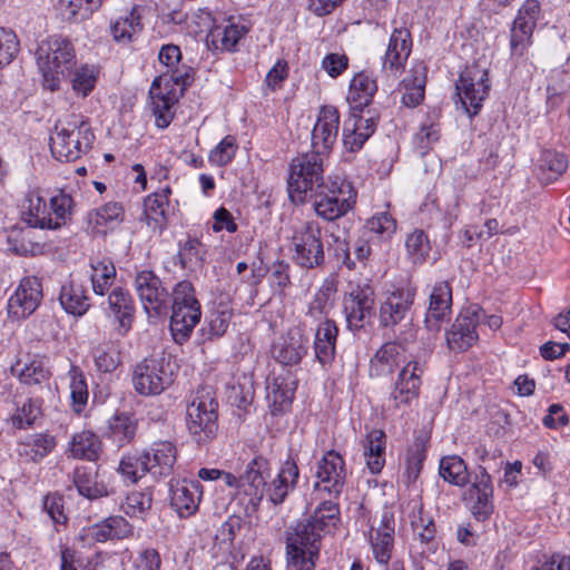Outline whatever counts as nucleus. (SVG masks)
Instances as JSON below:
<instances>
[{"label":"nucleus","instance_id":"1","mask_svg":"<svg viewBox=\"0 0 570 570\" xmlns=\"http://www.w3.org/2000/svg\"><path fill=\"white\" fill-rule=\"evenodd\" d=\"M340 520V509L332 500H324L313 514L298 522L286 535L288 570H315L321 541Z\"/></svg>","mask_w":570,"mask_h":570},{"label":"nucleus","instance_id":"2","mask_svg":"<svg viewBox=\"0 0 570 570\" xmlns=\"http://www.w3.org/2000/svg\"><path fill=\"white\" fill-rule=\"evenodd\" d=\"M401 335L397 341L383 344L370 361L371 377H389L399 370L391 397L396 406L407 405L417 399L424 372L419 361L407 358Z\"/></svg>","mask_w":570,"mask_h":570},{"label":"nucleus","instance_id":"3","mask_svg":"<svg viewBox=\"0 0 570 570\" xmlns=\"http://www.w3.org/2000/svg\"><path fill=\"white\" fill-rule=\"evenodd\" d=\"M158 59L168 70L155 78L149 89L153 114L156 117V125L159 128H166L171 121L169 112L170 107L177 100L173 85L180 86L184 89L190 79L189 71H180L177 66L181 59V52L178 46L165 45L161 47Z\"/></svg>","mask_w":570,"mask_h":570},{"label":"nucleus","instance_id":"4","mask_svg":"<svg viewBox=\"0 0 570 570\" xmlns=\"http://www.w3.org/2000/svg\"><path fill=\"white\" fill-rule=\"evenodd\" d=\"M36 61L42 76L43 88L56 91L60 82L71 76L77 66L76 50L68 38L51 36L38 45Z\"/></svg>","mask_w":570,"mask_h":570},{"label":"nucleus","instance_id":"5","mask_svg":"<svg viewBox=\"0 0 570 570\" xmlns=\"http://www.w3.org/2000/svg\"><path fill=\"white\" fill-rule=\"evenodd\" d=\"M95 135L87 120L72 116L68 121H58L50 136V150L58 160L73 161L87 154Z\"/></svg>","mask_w":570,"mask_h":570},{"label":"nucleus","instance_id":"6","mask_svg":"<svg viewBox=\"0 0 570 570\" xmlns=\"http://www.w3.org/2000/svg\"><path fill=\"white\" fill-rule=\"evenodd\" d=\"M217 407L218 403L212 386H202L191 395L186 407V424L197 444H206L216 436Z\"/></svg>","mask_w":570,"mask_h":570},{"label":"nucleus","instance_id":"7","mask_svg":"<svg viewBox=\"0 0 570 570\" xmlns=\"http://www.w3.org/2000/svg\"><path fill=\"white\" fill-rule=\"evenodd\" d=\"M26 203L22 218L30 227L58 229L71 218L73 200L62 190L50 197V209L53 217L51 212H47V200L37 191L29 193Z\"/></svg>","mask_w":570,"mask_h":570},{"label":"nucleus","instance_id":"8","mask_svg":"<svg viewBox=\"0 0 570 570\" xmlns=\"http://www.w3.org/2000/svg\"><path fill=\"white\" fill-rule=\"evenodd\" d=\"M323 158L317 153L295 157L289 165L287 190L291 200L304 204L315 190L323 187Z\"/></svg>","mask_w":570,"mask_h":570},{"label":"nucleus","instance_id":"9","mask_svg":"<svg viewBox=\"0 0 570 570\" xmlns=\"http://www.w3.org/2000/svg\"><path fill=\"white\" fill-rule=\"evenodd\" d=\"M175 365L166 357H149L132 372L135 391L144 396L159 395L174 383Z\"/></svg>","mask_w":570,"mask_h":570},{"label":"nucleus","instance_id":"10","mask_svg":"<svg viewBox=\"0 0 570 570\" xmlns=\"http://www.w3.org/2000/svg\"><path fill=\"white\" fill-rule=\"evenodd\" d=\"M293 259L304 268H315L324 263L321 228L313 220L302 222L293 229Z\"/></svg>","mask_w":570,"mask_h":570},{"label":"nucleus","instance_id":"11","mask_svg":"<svg viewBox=\"0 0 570 570\" xmlns=\"http://www.w3.org/2000/svg\"><path fill=\"white\" fill-rule=\"evenodd\" d=\"M355 196L351 185L342 184L340 187H335L333 184L328 187L324 184L322 188L313 193L311 198H313L316 215L324 220L334 222L353 209Z\"/></svg>","mask_w":570,"mask_h":570},{"label":"nucleus","instance_id":"12","mask_svg":"<svg viewBox=\"0 0 570 570\" xmlns=\"http://www.w3.org/2000/svg\"><path fill=\"white\" fill-rule=\"evenodd\" d=\"M458 96L470 117L479 114L489 95L488 71L479 66L465 68L455 83Z\"/></svg>","mask_w":570,"mask_h":570},{"label":"nucleus","instance_id":"13","mask_svg":"<svg viewBox=\"0 0 570 570\" xmlns=\"http://www.w3.org/2000/svg\"><path fill=\"white\" fill-rule=\"evenodd\" d=\"M268 476L269 463L263 456H255L239 475L238 498L246 500L245 510L248 514L258 510Z\"/></svg>","mask_w":570,"mask_h":570},{"label":"nucleus","instance_id":"14","mask_svg":"<svg viewBox=\"0 0 570 570\" xmlns=\"http://www.w3.org/2000/svg\"><path fill=\"white\" fill-rule=\"evenodd\" d=\"M415 293L412 289H397L390 293L380 307V324L383 327L394 328L395 326L409 327L403 341L414 337V331L411 327L412 317L411 307L414 303Z\"/></svg>","mask_w":570,"mask_h":570},{"label":"nucleus","instance_id":"15","mask_svg":"<svg viewBox=\"0 0 570 570\" xmlns=\"http://www.w3.org/2000/svg\"><path fill=\"white\" fill-rule=\"evenodd\" d=\"M135 289L148 315L167 314L170 306V294L154 271L142 269L135 277Z\"/></svg>","mask_w":570,"mask_h":570},{"label":"nucleus","instance_id":"16","mask_svg":"<svg viewBox=\"0 0 570 570\" xmlns=\"http://www.w3.org/2000/svg\"><path fill=\"white\" fill-rule=\"evenodd\" d=\"M482 317H484V312L479 305L474 304L463 308L445 333L448 347L460 353L473 346L479 340L476 327Z\"/></svg>","mask_w":570,"mask_h":570},{"label":"nucleus","instance_id":"17","mask_svg":"<svg viewBox=\"0 0 570 570\" xmlns=\"http://www.w3.org/2000/svg\"><path fill=\"white\" fill-rule=\"evenodd\" d=\"M541 12L538 0H525L518 11L510 29V50L512 56L521 57L532 43V35Z\"/></svg>","mask_w":570,"mask_h":570},{"label":"nucleus","instance_id":"18","mask_svg":"<svg viewBox=\"0 0 570 570\" xmlns=\"http://www.w3.org/2000/svg\"><path fill=\"white\" fill-rule=\"evenodd\" d=\"M42 296L40 279L36 276L23 277L8 301L9 316L14 320L30 316L39 306Z\"/></svg>","mask_w":570,"mask_h":570},{"label":"nucleus","instance_id":"19","mask_svg":"<svg viewBox=\"0 0 570 570\" xmlns=\"http://www.w3.org/2000/svg\"><path fill=\"white\" fill-rule=\"evenodd\" d=\"M374 304V291L371 286H356L344 298V313L347 326L360 330L370 321Z\"/></svg>","mask_w":570,"mask_h":570},{"label":"nucleus","instance_id":"20","mask_svg":"<svg viewBox=\"0 0 570 570\" xmlns=\"http://www.w3.org/2000/svg\"><path fill=\"white\" fill-rule=\"evenodd\" d=\"M345 468L343 458L335 451H328L318 462L315 489L328 492L330 495L337 497L345 483Z\"/></svg>","mask_w":570,"mask_h":570},{"label":"nucleus","instance_id":"21","mask_svg":"<svg viewBox=\"0 0 570 570\" xmlns=\"http://www.w3.org/2000/svg\"><path fill=\"white\" fill-rule=\"evenodd\" d=\"M340 127V114L334 106H323L320 109L317 121L312 130V153L321 157L328 153L336 141Z\"/></svg>","mask_w":570,"mask_h":570},{"label":"nucleus","instance_id":"22","mask_svg":"<svg viewBox=\"0 0 570 570\" xmlns=\"http://www.w3.org/2000/svg\"><path fill=\"white\" fill-rule=\"evenodd\" d=\"M452 313V287L449 282L436 283L430 294L429 307L424 324L429 332L439 333L443 322L450 320Z\"/></svg>","mask_w":570,"mask_h":570},{"label":"nucleus","instance_id":"23","mask_svg":"<svg viewBox=\"0 0 570 570\" xmlns=\"http://www.w3.org/2000/svg\"><path fill=\"white\" fill-rule=\"evenodd\" d=\"M170 507L180 518L194 514L202 498V485L198 481L171 480L169 483Z\"/></svg>","mask_w":570,"mask_h":570},{"label":"nucleus","instance_id":"24","mask_svg":"<svg viewBox=\"0 0 570 570\" xmlns=\"http://www.w3.org/2000/svg\"><path fill=\"white\" fill-rule=\"evenodd\" d=\"M11 372L22 384L33 387V394L38 392L40 396L51 395L50 372L42 361L31 360L26 363L18 361L11 366Z\"/></svg>","mask_w":570,"mask_h":570},{"label":"nucleus","instance_id":"25","mask_svg":"<svg viewBox=\"0 0 570 570\" xmlns=\"http://www.w3.org/2000/svg\"><path fill=\"white\" fill-rule=\"evenodd\" d=\"M395 520L393 513L384 511L380 524L371 529L370 542L375 560L386 564L392 556L394 547Z\"/></svg>","mask_w":570,"mask_h":570},{"label":"nucleus","instance_id":"26","mask_svg":"<svg viewBox=\"0 0 570 570\" xmlns=\"http://www.w3.org/2000/svg\"><path fill=\"white\" fill-rule=\"evenodd\" d=\"M480 472L475 475L470 497L473 499L471 511L478 520H487L493 512V485L491 475L487 469L479 466Z\"/></svg>","mask_w":570,"mask_h":570},{"label":"nucleus","instance_id":"27","mask_svg":"<svg viewBox=\"0 0 570 570\" xmlns=\"http://www.w3.org/2000/svg\"><path fill=\"white\" fill-rule=\"evenodd\" d=\"M307 341L298 331H289L274 342L272 354L276 362L285 366L298 364L307 352Z\"/></svg>","mask_w":570,"mask_h":570},{"label":"nucleus","instance_id":"28","mask_svg":"<svg viewBox=\"0 0 570 570\" xmlns=\"http://www.w3.org/2000/svg\"><path fill=\"white\" fill-rule=\"evenodd\" d=\"M412 50L411 33L406 28H395L390 37L383 59V69L393 73L401 71Z\"/></svg>","mask_w":570,"mask_h":570},{"label":"nucleus","instance_id":"29","mask_svg":"<svg viewBox=\"0 0 570 570\" xmlns=\"http://www.w3.org/2000/svg\"><path fill=\"white\" fill-rule=\"evenodd\" d=\"M142 455L145 461H147L148 473L159 479L171 474L177 459V451L171 442L160 441L154 443L150 451Z\"/></svg>","mask_w":570,"mask_h":570},{"label":"nucleus","instance_id":"30","mask_svg":"<svg viewBox=\"0 0 570 570\" xmlns=\"http://www.w3.org/2000/svg\"><path fill=\"white\" fill-rule=\"evenodd\" d=\"M108 308L110 316L119 324L118 334L125 336L135 318V304L129 292L121 287L114 288L108 296Z\"/></svg>","mask_w":570,"mask_h":570},{"label":"nucleus","instance_id":"31","mask_svg":"<svg viewBox=\"0 0 570 570\" xmlns=\"http://www.w3.org/2000/svg\"><path fill=\"white\" fill-rule=\"evenodd\" d=\"M200 316L202 312L199 303L173 307L170 331L175 342L179 344L186 342L189 338L193 328L199 323Z\"/></svg>","mask_w":570,"mask_h":570},{"label":"nucleus","instance_id":"32","mask_svg":"<svg viewBox=\"0 0 570 570\" xmlns=\"http://www.w3.org/2000/svg\"><path fill=\"white\" fill-rule=\"evenodd\" d=\"M298 476L296 462L292 459L286 460L267 489L268 500L275 505L283 503L289 491L295 488Z\"/></svg>","mask_w":570,"mask_h":570},{"label":"nucleus","instance_id":"33","mask_svg":"<svg viewBox=\"0 0 570 570\" xmlns=\"http://www.w3.org/2000/svg\"><path fill=\"white\" fill-rule=\"evenodd\" d=\"M337 334L338 328L332 320H324L316 328L314 352L316 360L323 366L331 364L334 360Z\"/></svg>","mask_w":570,"mask_h":570},{"label":"nucleus","instance_id":"34","mask_svg":"<svg viewBox=\"0 0 570 570\" xmlns=\"http://www.w3.org/2000/svg\"><path fill=\"white\" fill-rule=\"evenodd\" d=\"M426 68L423 63L415 65L401 82L402 104L409 108L419 106L425 94Z\"/></svg>","mask_w":570,"mask_h":570},{"label":"nucleus","instance_id":"35","mask_svg":"<svg viewBox=\"0 0 570 570\" xmlns=\"http://www.w3.org/2000/svg\"><path fill=\"white\" fill-rule=\"evenodd\" d=\"M377 90L376 81L365 72L356 73L350 83L347 101L351 109L362 111L373 99Z\"/></svg>","mask_w":570,"mask_h":570},{"label":"nucleus","instance_id":"36","mask_svg":"<svg viewBox=\"0 0 570 570\" xmlns=\"http://www.w3.org/2000/svg\"><path fill=\"white\" fill-rule=\"evenodd\" d=\"M59 301L63 309L72 315H82L89 307V298L86 288L77 279H70L61 287Z\"/></svg>","mask_w":570,"mask_h":570},{"label":"nucleus","instance_id":"37","mask_svg":"<svg viewBox=\"0 0 570 570\" xmlns=\"http://www.w3.org/2000/svg\"><path fill=\"white\" fill-rule=\"evenodd\" d=\"M56 438L48 433H36L28 435L19 444V455L30 461L39 462L56 448Z\"/></svg>","mask_w":570,"mask_h":570},{"label":"nucleus","instance_id":"38","mask_svg":"<svg viewBox=\"0 0 570 570\" xmlns=\"http://www.w3.org/2000/svg\"><path fill=\"white\" fill-rule=\"evenodd\" d=\"M111 35L117 42L128 43L135 36L141 32V13L138 7H134L129 12L119 17L110 26Z\"/></svg>","mask_w":570,"mask_h":570},{"label":"nucleus","instance_id":"39","mask_svg":"<svg viewBox=\"0 0 570 570\" xmlns=\"http://www.w3.org/2000/svg\"><path fill=\"white\" fill-rule=\"evenodd\" d=\"M98 474L92 469L77 468L73 472V483L80 495L94 500L108 495L107 487L99 482Z\"/></svg>","mask_w":570,"mask_h":570},{"label":"nucleus","instance_id":"40","mask_svg":"<svg viewBox=\"0 0 570 570\" xmlns=\"http://www.w3.org/2000/svg\"><path fill=\"white\" fill-rule=\"evenodd\" d=\"M364 455L371 473H380L385 463V434L382 430H373L367 434Z\"/></svg>","mask_w":570,"mask_h":570},{"label":"nucleus","instance_id":"41","mask_svg":"<svg viewBox=\"0 0 570 570\" xmlns=\"http://www.w3.org/2000/svg\"><path fill=\"white\" fill-rule=\"evenodd\" d=\"M90 267L92 271L90 275L92 291L102 296L109 291L116 278L114 262L108 257L92 259Z\"/></svg>","mask_w":570,"mask_h":570},{"label":"nucleus","instance_id":"42","mask_svg":"<svg viewBox=\"0 0 570 570\" xmlns=\"http://www.w3.org/2000/svg\"><path fill=\"white\" fill-rule=\"evenodd\" d=\"M568 168V161L562 154L546 150L541 154L538 165V178L543 184L557 180Z\"/></svg>","mask_w":570,"mask_h":570},{"label":"nucleus","instance_id":"43","mask_svg":"<svg viewBox=\"0 0 570 570\" xmlns=\"http://www.w3.org/2000/svg\"><path fill=\"white\" fill-rule=\"evenodd\" d=\"M102 0H60L59 10L69 22L87 20L100 8Z\"/></svg>","mask_w":570,"mask_h":570},{"label":"nucleus","instance_id":"44","mask_svg":"<svg viewBox=\"0 0 570 570\" xmlns=\"http://www.w3.org/2000/svg\"><path fill=\"white\" fill-rule=\"evenodd\" d=\"M69 451L76 459L95 461L100 452L99 438L89 431L77 433L70 442Z\"/></svg>","mask_w":570,"mask_h":570},{"label":"nucleus","instance_id":"45","mask_svg":"<svg viewBox=\"0 0 570 570\" xmlns=\"http://www.w3.org/2000/svg\"><path fill=\"white\" fill-rule=\"evenodd\" d=\"M248 32L244 24L230 23L225 27H216L209 35L215 49L234 51L238 41Z\"/></svg>","mask_w":570,"mask_h":570},{"label":"nucleus","instance_id":"46","mask_svg":"<svg viewBox=\"0 0 570 570\" xmlns=\"http://www.w3.org/2000/svg\"><path fill=\"white\" fill-rule=\"evenodd\" d=\"M108 426L112 439L119 445H124L135 438L137 422L128 413H117L108 421Z\"/></svg>","mask_w":570,"mask_h":570},{"label":"nucleus","instance_id":"47","mask_svg":"<svg viewBox=\"0 0 570 570\" xmlns=\"http://www.w3.org/2000/svg\"><path fill=\"white\" fill-rule=\"evenodd\" d=\"M440 475L444 481L458 487H464L469 482L468 468L458 455L445 456L441 460Z\"/></svg>","mask_w":570,"mask_h":570},{"label":"nucleus","instance_id":"48","mask_svg":"<svg viewBox=\"0 0 570 570\" xmlns=\"http://www.w3.org/2000/svg\"><path fill=\"white\" fill-rule=\"evenodd\" d=\"M68 375L72 409L80 414L87 405L89 395L86 377L82 371L75 365L70 367Z\"/></svg>","mask_w":570,"mask_h":570},{"label":"nucleus","instance_id":"49","mask_svg":"<svg viewBox=\"0 0 570 570\" xmlns=\"http://www.w3.org/2000/svg\"><path fill=\"white\" fill-rule=\"evenodd\" d=\"M145 218L153 229L163 228L166 224V210L168 205L165 203V194H151L145 199Z\"/></svg>","mask_w":570,"mask_h":570},{"label":"nucleus","instance_id":"50","mask_svg":"<svg viewBox=\"0 0 570 570\" xmlns=\"http://www.w3.org/2000/svg\"><path fill=\"white\" fill-rule=\"evenodd\" d=\"M405 247L409 258L413 264L425 262L431 245L428 235L422 229H414L405 239Z\"/></svg>","mask_w":570,"mask_h":570},{"label":"nucleus","instance_id":"51","mask_svg":"<svg viewBox=\"0 0 570 570\" xmlns=\"http://www.w3.org/2000/svg\"><path fill=\"white\" fill-rule=\"evenodd\" d=\"M153 504V492L149 489L132 491L126 497L122 509L129 517H142Z\"/></svg>","mask_w":570,"mask_h":570},{"label":"nucleus","instance_id":"52","mask_svg":"<svg viewBox=\"0 0 570 570\" xmlns=\"http://www.w3.org/2000/svg\"><path fill=\"white\" fill-rule=\"evenodd\" d=\"M45 396L39 394L29 399L21 407H18L12 416V424L17 429H24L33 424L37 417L41 414V400Z\"/></svg>","mask_w":570,"mask_h":570},{"label":"nucleus","instance_id":"53","mask_svg":"<svg viewBox=\"0 0 570 570\" xmlns=\"http://www.w3.org/2000/svg\"><path fill=\"white\" fill-rule=\"evenodd\" d=\"M124 209L119 203L109 202L94 212L89 213V223L97 227L108 226L122 220Z\"/></svg>","mask_w":570,"mask_h":570},{"label":"nucleus","instance_id":"54","mask_svg":"<svg viewBox=\"0 0 570 570\" xmlns=\"http://www.w3.org/2000/svg\"><path fill=\"white\" fill-rule=\"evenodd\" d=\"M204 249L197 239H188L180 247L178 253L179 263L183 268L195 271L203 265Z\"/></svg>","mask_w":570,"mask_h":570},{"label":"nucleus","instance_id":"55","mask_svg":"<svg viewBox=\"0 0 570 570\" xmlns=\"http://www.w3.org/2000/svg\"><path fill=\"white\" fill-rule=\"evenodd\" d=\"M425 458V445L421 440H416L407 451L405 476L409 484L419 478Z\"/></svg>","mask_w":570,"mask_h":570},{"label":"nucleus","instance_id":"56","mask_svg":"<svg viewBox=\"0 0 570 570\" xmlns=\"http://www.w3.org/2000/svg\"><path fill=\"white\" fill-rule=\"evenodd\" d=\"M71 76L73 91L82 97L89 95L97 81L95 68L88 65L80 66L79 68L76 66Z\"/></svg>","mask_w":570,"mask_h":570},{"label":"nucleus","instance_id":"57","mask_svg":"<svg viewBox=\"0 0 570 570\" xmlns=\"http://www.w3.org/2000/svg\"><path fill=\"white\" fill-rule=\"evenodd\" d=\"M146 464L144 455H126L121 459L118 471L126 480L135 483L148 472Z\"/></svg>","mask_w":570,"mask_h":570},{"label":"nucleus","instance_id":"58","mask_svg":"<svg viewBox=\"0 0 570 570\" xmlns=\"http://www.w3.org/2000/svg\"><path fill=\"white\" fill-rule=\"evenodd\" d=\"M236 150V139L228 135L210 151L209 161L219 167L226 166L235 157Z\"/></svg>","mask_w":570,"mask_h":570},{"label":"nucleus","instance_id":"59","mask_svg":"<svg viewBox=\"0 0 570 570\" xmlns=\"http://www.w3.org/2000/svg\"><path fill=\"white\" fill-rule=\"evenodd\" d=\"M19 40L11 30L0 28V68L8 66L19 52Z\"/></svg>","mask_w":570,"mask_h":570},{"label":"nucleus","instance_id":"60","mask_svg":"<svg viewBox=\"0 0 570 570\" xmlns=\"http://www.w3.org/2000/svg\"><path fill=\"white\" fill-rule=\"evenodd\" d=\"M365 227L371 233L390 238L396 229V222L389 213L382 212L368 218Z\"/></svg>","mask_w":570,"mask_h":570},{"label":"nucleus","instance_id":"61","mask_svg":"<svg viewBox=\"0 0 570 570\" xmlns=\"http://www.w3.org/2000/svg\"><path fill=\"white\" fill-rule=\"evenodd\" d=\"M232 313L227 309H215L209 314L207 322L208 338L220 337L228 328Z\"/></svg>","mask_w":570,"mask_h":570},{"label":"nucleus","instance_id":"62","mask_svg":"<svg viewBox=\"0 0 570 570\" xmlns=\"http://www.w3.org/2000/svg\"><path fill=\"white\" fill-rule=\"evenodd\" d=\"M43 511L56 525L65 524L67 515L63 508V498L57 493H49L43 498Z\"/></svg>","mask_w":570,"mask_h":570},{"label":"nucleus","instance_id":"63","mask_svg":"<svg viewBox=\"0 0 570 570\" xmlns=\"http://www.w3.org/2000/svg\"><path fill=\"white\" fill-rule=\"evenodd\" d=\"M440 138V128L436 124H423L420 131L414 136V144L421 155H424L432 144Z\"/></svg>","mask_w":570,"mask_h":570},{"label":"nucleus","instance_id":"64","mask_svg":"<svg viewBox=\"0 0 570 570\" xmlns=\"http://www.w3.org/2000/svg\"><path fill=\"white\" fill-rule=\"evenodd\" d=\"M293 397V390L283 386L277 380L267 386V399L273 402L275 410H283L285 406H288Z\"/></svg>","mask_w":570,"mask_h":570}]
</instances>
